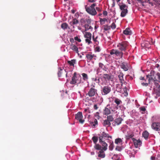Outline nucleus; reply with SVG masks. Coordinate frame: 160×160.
I'll use <instances>...</instances> for the list:
<instances>
[{"mask_svg":"<svg viewBox=\"0 0 160 160\" xmlns=\"http://www.w3.org/2000/svg\"><path fill=\"white\" fill-rule=\"evenodd\" d=\"M83 79L84 81H87L88 79V77L87 74L85 73H82V74Z\"/></svg>","mask_w":160,"mask_h":160,"instance_id":"obj_37","label":"nucleus"},{"mask_svg":"<svg viewBox=\"0 0 160 160\" xmlns=\"http://www.w3.org/2000/svg\"><path fill=\"white\" fill-rule=\"evenodd\" d=\"M110 26H104V29L105 31L108 30H109L110 29Z\"/></svg>","mask_w":160,"mask_h":160,"instance_id":"obj_45","label":"nucleus"},{"mask_svg":"<svg viewBox=\"0 0 160 160\" xmlns=\"http://www.w3.org/2000/svg\"><path fill=\"white\" fill-rule=\"evenodd\" d=\"M84 28H85V31L88 30L89 29H91L92 30L93 29V28L90 25V24H85L84 25Z\"/></svg>","mask_w":160,"mask_h":160,"instance_id":"obj_32","label":"nucleus"},{"mask_svg":"<svg viewBox=\"0 0 160 160\" xmlns=\"http://www.w3.org/2000/svg\"><path fill=\"white\" fill-rule=\"evenodd\" d=\"M117 156H118V155L114 154L113 156V157L112 158H114L115 157H116Z\"/></svg>","mask_w":160,"mask_h":160,"instance_id":"obj_63","label":"nucleus"},{"mask_svg":"<svg viewBox=\"0 0 160 160\" xmlns=\"http://www.w3.org/2000/svg\"><path fill=\"white\" fill-rule=\"evenodd\" d=\"M132 140L133 142L134 145L136 148H138V147H140L141 144L142 142L140 140H136L135 138H132Z\"/></svg>","mask_w":160,"mask_h":160,"instance_id":"obj_13","label":"nucleus"},{"mask_svg":"<svg viewBox=\"0 0 160 160\" xmlns=\"http://www.w3.org/2000/svg\"><path fill=\"white\" fill-rule=\"evenodd\" d=\"M98 38V37L97 35H96L95 34L93 33L92 37V40L97 45L99 43V42L97 40Z\"/></svg>","mask_w":160,"mask_h":160,"instance_id":"obj_24","label":"nucleus"},{"mask_svg":"<svg viewBox=\"0 0 160 160\" xmlns=\"http://www.w3.org/2000/svg\"><path fill=\"white\" fill-rule=\"evenodd\" d=\"M100 138L102 139L105 140L108 138L112 139V137L110 136L108 133H106L104 132H103L101 133V136L99 137V139Z\"/></svg>","mask_w":160,"mask_h":160,"instance_id":"obj_15","label":"nucleus"},{"mask_svg":"<svg viewBox=\"0 0 160 160\" xmlns=\"http://www.w3.org/2000/svg\"><path fill=\"white\" fill-rule=\"evenodd\" d=\"M119 8L121 11L124 10L125 9H127L128 7L125 4L119 5Z\"/></svg>","mask_w":160,"mask_h":160,"instance_id":"obj_35","label":"nucleus"},{"mask_svg":"<svg viewBox=\"0 0 160 160\" xmlns=\"http://www.w3.org/2000/svg\"><path fill=\"white\" fill-rule=\"evenodd\" d=\"M66 71H65V70H63L60 68V69L58 71V77H61L63 74H65L66 73Z\"/></svg>","mask_w":160,"mask_h":160,"instance_id":"obj_27","label":"nucleus"},{"mask_svg":"<svg viewBox=\"0 0 160 160\" xmlns=\"http://www.w3.org/2000/svg\"><path fill=\"white\" fill-rule=\"evenodd\" d=\"M123 33L126 35H130L132 34V32L129 28H127L123 31Z\"/></svg>","mask_w":160,"mask_h":160,"instance_id":"obj_25","label":"nucleus"},{"mask_svg":"<svg viewBox=\"0 0 160 160\" xmlns=\"http://www.w3.org/2000/svg\"><path fill=\"white\" fill-rule=\"evenodd\" d=\"M92 80L94 81H96L97 80V78H92Z\"/></svg>","mask_w":160,"mask_h":160,"instance_id":"obj_57","label":"nucleus"},{"mask_svg":"<svg viewBox=\"0 0 160 160\" xmlns=\"http://www.w3.org/2000/svg\"><path fill=\"white\" fill-rule=\"evenodd\" d=\"M94 124H93V126L95 127V126L96 125L98 124V121L96 119H95L94 120Z\"/></svg>","mask_w":160,"mask_h":160,"instance_id":"obj_51","label":"nucleus"},{"mask_svg":"<svg viewBox=\"0 0 160 160\" xmlns=\"http://www.w3.org/2000/svg\"><path fill=\"white\" fill-rule=\"evenodd\" d=\"M99 142L102 145L97 144L94 145V148L96 149H102L106 151L108 149V144L105 142V140L99 139Z\"/></svg>","mask_w":160,"mask_h":160,"instance_id":"obj_2","label":"nucleus"},{"mask_svg":"<svg viewBox=\"0 0 160 160\" xmlns=\"http://www.w3.org/2000/svg\"><path fill=\"white\" fill-rule=\"evenodd\" d=\"M110 113L111 111L107 107H105L103 111V114L106 115H108Z\"/></svg>","mask_w":160,"mask_h":160,"instance_id":"obj_29","label":"nucleus"},{"mask_svg":"<svg viewBox=\"0 0 160 160\" xmlns=\"http://www.w3.org/2000/svg\"><path fill=\"white\" fill-rule=\"evenodd\" d=\"M71 48L72 50L76 52L77 53H78L79 52L78 50V47L75 45L72 44L71 45Z\"/></svg>","mask_w":160,"mask_h":160,"instance_id":"obj_28","label":"nucleus"},{"mask_svg":"<svg viewBox=\"0 0 160 160\" xmlns=\"http://www.w3.org/2000/svg\"><path fill=\"white\" fill-rule=\"evenodd\" d=\"M128 45V42L127 41H123L118 43L117 47L120 51L125 52L127 50Z\"/></svg>","mask_w":160,"mask_h":160,"instance_id":"obj_4","label":"nucleus"},{"mask_svg":"<svg viewBox=\"0 0 160 160\" xmlns=\"http://www.w3.org/2000/svg\"><path fill=\"white\" fill-rule=\"evenodd\" d=\"M111 88L108 85L104 86L102 88L101 93L103 95H106L111 91Z\"/></svg>","mask_w":160,"mask_h":160,"instance_id":"obj_7","label":"nucleus"},{"mask_svg":"<svg viewBox=\"0 0 160 160\" xmlns=\"http://www.w3.org/2000/svg\"><path fill=\"white\" fill-rule=\"evenodd\" d=\"M122 141L120 138H118L115 139V143L117 144H119L122 145Z\"/></svg>","mask_w":160,"mask_h":160,"instance_id":"obj_31","label":"nucleus"},{"mask_svg":"<svg viewBox=\"0 0 160 160\" xmlns=\"http://www.w3.org/2000/svg\"><path fill=\"white\" fill-rule=\"evenodd\" d=\"M104 71H105V70L102 69L97 68L96 71V74L98 76L103 75L104 74Z\"/></svg>","mask_w":160,"mask_h":160,"instance_id":"obj_23","label":"nucleus"},{"mask_svg":"<svg viewBox=\"0 0 160 160\" xmlns=\"http://www.w3.org/2000/svg\"><path fill=\"white\" fill-rule=\"evenodd\" d=\"M93 108L94 110H96L98 108V107L97 104H94L93 106Z\"/></svg>","mask_w":160,"mask_h":160,"instance_id":"obj_52","label":"nucleus"},{"mask_svg":"<svg viewBox=\"0 0 160 160\" xmlns=\"http://www.w3.org/2000/svg\"><path fill=\"white\" fill-rule=\"evenodd\" d=\"M96 51L99 52L100 51V48L98 46L96 47L95 48Z\"/></svg>","mask_w":160,"mask_h":160,"instance_id":"obj_50","label":"nucleus"},{"mask_svg":"<svg viewBox=\"0 0 160 160\" xmlns=\"http://www.w3.org/2000/svg\"><path fill=\"white\" fill-rule=\"evenodd\" d=\"M96 10L98 12H100L102 11L101 8H100L99 7H96Z\"/></svg>","mask_w":160,"mask_h":160,"instance_id":"obj_53","label":"nucleus"},{"mask_svg":"<svg viewBox=\"0 0 160 160\" xmlns=\"http://www.w3.org/2000/svg\"><path fill=\"white\" fill-rule=\"evenodd\" d=\"M102 77L106 81L110 80L112 81L113 80V77L112 75L107 74H103Z\"/></svg>","mask_w":160,"mask_h":160,"instance_id":"obj_12","label":"nucleus"},{"mask_svg":"<svg viewBox=\"0 0 160 160\" xmlns=\"http://www.w3.org/2000/svg\"><path fill=\"white\" fill-rule=\"evenodd\" d=\"M152 128L156 131L160 130V122H154L151 125Z\"/></svg>","mask_w":160,"mask_h":160,"instance_id":"obj_11","label":"nucleus"},{"mask_svg":"<svg viewBox=\"0 0 160 160\" xmlns=\"http://www.w3.org/2000/svg\"><path fill=\"white\" fill-rule=\"evenodd\" d=\"M123 76L124 74H123L122 72H120L119 73L118 77V78H119V80L120 81V82L121 83V86H120V88H121V86L122 85V84L123 82H124V80L123 79Z\"/></svg>","mask_w":160,"mask_h":160,"instance_id":"obj_18","label":"nucleus"},{"mask_svg":"<svg viewBox=\"0 0 160 160\" xmlns=\"http://www.w3.org/2000/svg\"><path fill=\"white\" fill-rule=\"evenodd\" d=\"M88 112L89 113L90 112H89V110H88V109H85V110H84V112H88Z\"/></svg>","mask_w":160,"mask_h":160,"instance_id":"obj_62","label":"nucleus"},{"mask_svg":"<svg viewBox=\"0 0 160 160\" xmlns=\"http://www.w3.org/2000/svg\"><path fill=\"white\" fill-rule=\"evenodd\" d=\"M102 125L104 127H110L111 125V123L107 119L104 120L103 122L102 123Z\"/></svg>","mask_w":160,"mask_h":160,"instance_id":"obj_22","label":"nucleus"},{"mask_svg":"<svg viewBox=\"0 0 160 160\" xmlns=\"http://www.w3.org/2000/svg\"><path fill=\"white\" fill-rule=\"evenodd\" d=\"M114 102L117 105H118L122 102V101L118 98H115Z\"/></svg>","mask_w":160,"mask_h":160,"instance_id":"obj_41","label":"nucleus"},{"mask_svg":"<svg viewBox=\"0 0 160 160\" xmlns=\"http://www.w3.org/2000/svg\"><path fill=\"white\" fill-rule=\"evenodd\" d=\"M97 150H99L100 151L98 153V159H100L101 158H103L105 156V154L104 152V150L102 149H97Z\"/></svg>","mask_w":160,"mask_h":160,"instance_id":"obj_16","label":"nucleus"},{"mask_svg":"<svg viewBox=\"0 0 160 160\" xmlns=\"http://www.w3.org/2000/svg\"><path fill=\"white\" fill-rule=\"evenodd\" d=\"M139 109L143 112H145L146 111V108L144 107H141L139 108Z\"/></svg>","mask_w":160,"mask_h":160,"instance_id":"obj_49","label":"nucleus"},{"mask_svg":"<svg viewBox=\"0 0 160 160\" xmlns=\"http://www.w3.org/2000/svg\"><path fill=\"white\" fill-rule=\"evenodd\" d=\"M148 42L147 41L145 42L144 43H142L141 44L142 46H143V45H145V44H148ZM143 46H145L146 47H147V46H145L144 45Z\"/></svg>","mask_w":160,"mask_h":160,"instance_id":"obj_55","label":"nucleus"},{"mask_svg":"<svg viewBox=\"0 0 160 160\" xmlns=\"http://www.w3.org/2000/svg\"><path fill=\"white\" fill-rule=\"evenodd\" d=\"M76 72H74L73 77H72V80L70 83L71 84H80L81 82L82 77L80 75L77 76Z\"/></svg>","mask_w":160,"mask_h":160,"instance_id":"obj_3","label":"nucleus"},{"mask_svg":"<svg viewBox=\"0 0 160 160\" xmlns=\"http://www.w3.org/2000/svg\"><path fill=\"white\" fill-rule=\"evenodd\" d=\"M128 12V10L127 9H125V10L122 11L121 13L120 16L122 17H124Z\"/></svg>","mask_w":160,"mask_h":160,"instance_id":"obj_34","label":"nucleus"},{"mask_svg":"<svg viewBox=\"0 0 160 160\" xmlns=\"http://www.w3.org/2000/svg\"><path fill=\"white\" fill-rule=\"evenodd\" d=\"M86 57L87 59L89 61L92 60H96L97 56L94 54H92V53H89L86 54Z\"/></svg>","mask_w":160,"mask_h":160,"instance_id":"obj_14","label":"nucleus"},{"mask_svg":"<svg viewBox=\"0 0 160 160\" xmlns=\"http://www.w3.org/2000/svg\"><path fill=\"white\" fill-rule=\"evenodd\" d=\"M95 86H93V87H92L90 88L88 93L86 94V95H88L90 97H92L95 95L96 94H98L97 92V90L95 89Z\"/></svg>","mask_w":160,"mask_h":160,"instance_id":"obj_8","label":"nucleus"},{"mask_svg":"<svg viewBox=\"0 0 160 160\" xmlns=\"http://www.w3.org/2000/svg\"><path fill=\"white\" fill-rule=\"evenodd\" d=\"M107 21V19L105 18H100V22L101 23L102 22H105V21Z\"/></svg>","mask_w":160,"mask_h":160,"instance_id":"obj_48","label":"nucleus"},{"mask_svg":"<svg viewBox=\"0 0 160 160\" xmlns=\"http://www.w3.org/2000/svg\"><path fill=\"white\" fill-rule=\"evenodd\" d=\"M82 21H84L86 22L87 23L86 24H90L91 22V19H86L85 20H84V19H81V22H82Z\"/></svg>","mask_w":160,"mask_h":160,"instance_id":"obj_43","label":"nucleus"},{"mask_svg":"<svg viewBox=\"0 0 160 160\" xmlns=\"http://www.w3.org/2000/svg\"><path fill=\"white\" fill-rule=\"evenodd\" d=\"M103 14L105 16H107L108 14L107 12L106 11H104L103 12Z\"/></svg>","mask_w":160,"mask_h":160,"instance_id":"obj_54","label":"nucleus"},{"mask_svg":"<svg viewBox=\"0 0 160 160\" xmlns=\"http://www.w3.org/2000/svg\"><path fill=\"white\" fill-rule=\"evenodd\" d=\"M121 51L116 49H112L110 51V53L111 55L115 54V56L119 58H122L123 57V53Z\"/></svg>","mask_w":160,"mask_h":160,"instance_id":"obj_6","label":"nucleus"},{"mask_svg":"<svg viewBox=\"0 0 160 160\" xmlns=\"http://www.w3.org/2000/svg\"><path fill=\"white\" fill-rule=\"evenodd\" d=\"M127 92V88L125 87L124 88V92L126 93Z\"/></svg>","mask_w":160,"mask_h":160,"instance_id":"obj_58","label":"nucleus"},{"mask_svg":"<svg viewBox=\"0 0 160 160\" xmlns=\"http://www.w3.org/2000/svg\"><path fill=\"white\" fill-rule=\"evenodd\" d=\"M123 120V119L121 118H119L115 119L112 123L113 126L119 125L121 123Z\"/></svg>","mask_w":160,"mask_h":160,"instance_id":"obj_17","label":"nucleus"},{"mask_svg":"<svg viewBox=\"0 0 160 160\" xmlns=\"http://www.w3.org/2000/svg\"><path fill=\"white\" fill-rule=\"evenodd\" d=\"M138 2L141 3L142 6H144L143 3L144 2H148L149 4H151L152 6H153L152 3L150 2V0H137Z\"/></svg>","mask_w":160,"mask_h":160,"instance_id":"obj_26","label":"nucleus"},{"mask_svg":"<svg viewBox=\"0 0 160 160\" xmlns=\"http://www.w3.org/2000/svg\"><path fill=\"white\" fill-rule=\"evenodd\" d=\"M75 118L76 120H78L79 122L81 124H83L84 122V120L82 119L83 116L81 112H78L76 114Z\"/></svg>","mask_w":160,"mask_h":160,"instance_id":"obj_10","label":"nucleus"},{"mask_svg":"<svg viewBox=\"0 0 160 160\" xmlns=\"http://www.w3.org/2000/svg\"><path fill=\"white\" fill-rule=\"evenodd\" d=\"M68 26V24L66 23H63L61 24V28L64 30L67 28Z\"/></svg>","mask_w":160,"mask_h":160,"instance_id":"obj_38","label":"nucleus"},{"mask_svg":"<svg viewBox=\"0 0 160 160\" xmlns=\"http://www.w3.org/2000/svg\"><path fill=\"white\" fill-rule=\"evenodd\" d=\"M75 40L76 41H78V42H80L81 41V39L78 37L76 36L74 38Z\"/></svg>","mask_w":160,"mask_h":160,"instance_id":"obj_47","label":"nucleus"},{"mask_svg":"<svg viewBox=\"0 0 160 160\" xmlns=\"http://www.w3.org/2000/svg\"><path fill=\"white\" fill-rule=\"evenodd\" d=\"M112 29H114L116 28V25L113 22L112 23L111 25L110 26Z\"/></svg>","mask_w":160,"mask_h":160,"instance_id":"obj_46","label":"nucleus"},{"mask_svg":"<svg viewBox=\"0 0 160 160\" xmlns=\"http://www.w3.org/2000/svg\"><path fill=\"white\" fill-rule=\"evenodd\" d=\"M107 119L110 122H112L114 120L113 116L111 115L108 116L107 118Z\"/></svg>","mask_w":160,"mask_h":160,"instance_id":"obj_39","label":"nucleus"},{"mask_svg":"<svg viewBox=\"0 0 160 160\" xmlns=\"http://www.w3.org/2000/svg\"><path fill=\"white\" fill-rule=\"evenodd\" d=\"M84 36L86 38L85 39L86 42L88 43V44L92 43L91 41L92 34L90 32H85Z\"/></svg>","mask_w":160,"mask_h":160,"instance_id":"obj_9","label":"nucleus"},{"mask_svg":"<svg viewBox=\"0 0 160 160\" xmlns=\"http://www.w3.org/2000/svg\"><path fill=\"white\" fill-rule=\"evenodd\" d=\"M96 6V3H94L90 7H87L86 6L85 9L86 11L89 14L92 15H95L97 13V12L95 8V7Z\"/></svg>","mask_w":160,"mask_h":160,"instance_id":"obj_5","label":"nucleus"},{"mask_svg":"<svg viewBox=\"0 0 160 160\" xmlns=\"http://www.w3.org/2000/svg\"><path fill=\"white\" fill-rule=\"evenodd\" d=\"M121 67L125 71L128 70V67L127 63L122 62L121 65Z\"/></svg>","mask_w":160,"mask_h":160,"instance_id":"obj_19","label":"nucleus"},{"mask_svg":"<svg viewBox=\"0 0 160 160\" xmlns=\"http://www.w3.org/2000/svg\"><path fill=\"white\" fill-rule=\"evenodd\" d=\"M154 71H151L150 72V75H147V77L149 78V83L151 81H153V82L155 81H158L160 80V73L159 72H157L155 73Z\"/></svg>","mask_w":160,"mask_h":160,"instance_id":"obj_1","label":"nucleus"},{"mask_svg":"<svg viewBox=\"0 0 160 160\" xmlns=\"http://www.w3.org/2000/svg\"><path fill=\"white\" fill-rule=\"evenodd\" d=\"M110 145L109 146V150L110 151H112L114 148V144L113 141H111L110 142Z\"/></svg>","mask_w":160,"mask_h":160,"instance_id":"obj_40","label":"nucleus"},{"mask_svg":"<svg viewBox=\"0 0 160 160\" xmlns=\"http://www.w3.org/2000/svg\"><path fill=\"white\" fill-rule=\"evenodd\" d=\"M99 67L98 68H99L105 70V71H107L108 68L101 62H99L98 64Z\"/></svg>","mask_w":160,"mask_h":160,"instance_id":"obj_21","label":"nucleus"},{"mask_svg":"<svg viewBox=\"0 0 160 160\" xmlns=\"http://www.w3.org/2000/svg\"><path fill=\"white\" fill-rule=\"evenodd\" d=\"M95 0H88V1L89 2H95Z\"/></svg>","mask_w":160,"mask_h":160,"instance_id":"obj_60","label":"nucleus"},{"mask_svg":"<svg viewBox=\"0 0 160 160\" xmlns=\"http://www.w3.org/2000/svg\"><path fill=\"white\" fill-rule=\"evenodd\" d=\"M78 22L79 21L78 20L74 18L70 22V24L71 26H72L73 28H74L75 27L74 25L77 24Z\"/></svg>","mask_w":160,"mask_h":160,"instance_id":"obj_20","label":"nucleus"},{"mask_svg":"<svg viewBox=\"0 0 160 160\" xmlns=\"http://www.w3.org/2000/svg\"><path fill=\"white\" fill-rule=\"evenodd\" d=\"M102 77H99L97 79V80H98V82H99V81H100V79H102Z\"/></svg>","mask_w":160,"mask_h":160,"instance_id":"obj_61","label":"nucleus"},{"mask_svg":"<svg viewBox=\"0 0 160 160\" xmlns=\"http://www.w3.org/2000/svg\"><path fill=\"white\" fill-rule=\"evenodd\" d=\"M122 149V148L121 147L119 146H117L116 147V148H115V150L116 151H121V150Z\"/></svg>","mask_w":160,"mask_h":160,"instance_id":"obj_44","label":"nucleus"},{"mask_svg":"<svg viewBox=\"0 0 160 160\" xmlns=\"http://www.w3.org/2000/svg\"><path fill=\"white\" fill-rule=\"evenodd\" d=\"M98 137L97 136H93L92 138V140L93 143L95 144V145L97 144L96 143L98 141Z\"/></svg>","mask_w":160,"mask_h":160,"instance_id":"obj_36","label":"nucleus"},{"mask_svg":"<svg viewBox=\"0 0 160 160\" xmlns=\"http://www.w3.org/2000/svg\"><path fill=\"white\" fill-rule=\"evenodd\" d=\"M134 136L133 133L130 134H128L126 136L125 138L127 139H129L131 138H132Z\"/></svg>","mask_w":160,"mask_h":160,"instance_id":"obj_42","label":"nucleus"},{"mask_svg":"<svg viewBox=\"0 0 160 160\" xmlns=\"http://www.w3.org/2000/svg\"><path fill=\"white\" fill-rule=\"evenodd\" d=\"M142 84L143 85V86H147L148 85V84L147 83H142Z\"/></svg>","mask_w":160,"mask_h":160,"instance_id":"obj_56","label":"nucleus"},{"mask_svg":"<svg viewBox=\"0 0 160 160\" xmlns=\"http://www.w3.org/2000/svg\"><path fill=\"white\" fill-rule=\"evenodd\" d=\"M155 157H153V156L151 157V159L152 160H154L155 159Z\"/></svg>","mask_w":160,"mask_h":160,"instance_id":"obj_59","label":"nucleus"},{"mask_svg":"<svg viewBox=\"0 0 160 160\" xmlns=\"http://www.w3.org/2000/svg\"><path fill=\"white\" fill-rule=\"evenodd\" d=\"M67 62L70 66L74 67V64L76 63V60L72 59L71 61H68Z\"/></svg>","mask_w":160,"mask_h":160,"instance_id":"obj_30","label":"nucleus"},{"mask_svg":"<svg viewBox=\"0 0 160 160\" xmlns=\"http://www.w3.org/2000/svg\"><path fill=\"white\" fill-rule=\"evenodd\" d=\"M142 135L145 139H147L148 138L149 133L147 131H145L143 132Z\"/></svg>","mask_w":160,"mask_h":160,"instance_id":"obj_33","label":"nucleus"},{"mask_svg":"<svg viewBox=\"0 0 160 160\" xmlns=\"http://www.w3.org/2000/svg\"><path fill=\"white\" fill-rule=\"evenodd\" d=\"M71 11L72 13H75V11L73 10H72Z\"/></svg>","mask_w":160,"mask_h":160,"instance_id":"obj_64","label":"nucleus"}]
</instances>
